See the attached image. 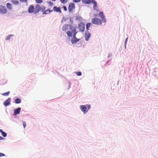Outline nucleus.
I'll use <instances>...</instances> for the list:
<instances>
[{
	"instance_id": "f257e3e1",
	"label": "nucleus",
	"mask_w": 158,
	"mask_h": 158,
	"mask_svg": "<svg viewBox=\"0 0 158 158\" xmlns=\"http://www.w3.org/2000/svg\"><path fill=\"white\" fill-rule=\"evenodd\" d=\"M46 7L44 6H41L39 4H37L35 7L33 5H30L28 9L29 13H33L34 14L38 13L40 11L42 12L43 15L48 14L53 11V10L49 9L45 10Z\"/></svg>"
},
{
	"instance_id": "f03ea898",
	"label": "nucleus",
	"mask_w": 158,
	"mask_h": 158,
	"mask_svg": "<svg viewBox=\"0 0 158 158\" xmlns=\"http://www.w3.org/2000/svg\"><path fill=\"white\" fill-rule=\"evenodd\" d=\"M98 15L101 19L96 18H93L91 20L92 23L96 25H101L102 24V22L104 23L106 22L105 16L103 15V13L102 12H100Z\"/></svg>"
},
{
	"instance_id": "7ed1b4c3",
	"label": "nucleus",
	"mask_w": 158,
	"mask_h": 158,
	"mask_svg": "<svg viewBox=\"0 0 158 158\" xmlns=\"http://www.w3.org/2000/svg\"><path fill=\"white\" fill-rule=\"evenodd\" d=\"M73 39H72L71 40V42L72 44H76L77 42H78L80 39H77L76 38V35L77 33V32L76 31H75L74 30V31H73Z\"/></svg>"
},
{
	"instance_id": "20e7f679",
	"label": "nucleus",
	"mask_w": 158,
	"mask_h": 158,
	"mask_svg": "<svg viewBox=\"0 0 158 158\" xmlns=\"http://www.w3.org/2000/svg\"><path fill=\"white\" fill-rule=\"evenodd\" d=\"M78 28L80 31H84L85 29V24L82 22H81L78 25Z\"/></svg>"
},
{
	"instance_id": "39448f33",
	"label": "nucleus",
	"mask_w": 158,
	"mask_h": 158,
	"mask_svg": "<svg viewBox=\"0 0 158 158\" xmlns=\"http://www.w3.org/2000/svg\"><path fill=\"white\" fill-rule=\"evenodd\" d=\"M75 8V4L73 3H70L68 7V10L70 12H72L73 10Z\"/></svg>"
},
{
	"instance_id": "423d86ee",
	"label": "nucleus",
	"mask_w": 158,
	"mask_h": 158,
	"mask_svg": "<svg viewBox=\"0 0 158 158\" xmlns=\"http://www.w3.org/2000/svg\"><path fill=\"white\" fill-rule=\"evenodd\" d=\"M7 10L6 8L2 5L0 6V13L2 14H4L6 13Z\"/></svg>"
},
{
	"instance_id": "0eeeda50",
	"label": "nucleus",
	"mask_w": 158,
	"mask_h": 158,
	"mask_svg": "<svg viewBox=\"0 0 158 158\" xmlns=\"http://www.w3.org/2000/svg\"><path fill=\"white\" fill-rule=\"evenodd\" d=\"M81 110L85 114L88 112L87 109V107L85 105H81L80 106Z\"/></svg>"
},
{
	"instance_id": "6e6552de",
	"label": "nucleus",
	"mask_w": 158,
	"mask_h": 158,
	"mask_svg": "<svg viewBox=\"0 0 158 158\" xmlns=\"http://www.w3.org/2000/svg\"><path fill=\"white\" fill-rule=\"evenodd\" d=\"M73 29L72 30V32L70 31H68L66 32V33L68 36L71 37L72 36H73V31H74V30L75 31H76V28L74 27H73Z\"/></svg>"
},
{
	"instance_id": "1a4fd4ad",
	"label": "nucleus",
	"mask_w": 158,
	"mask_h": 158,
	"mask_svg": "<svg viewBox=\"0 0 158 158\" xmlns=\"http://www.w3.org/2000/svg\"><path fill=\"white\" fill-rule=\"evenodd\" d=\"M85 40L87 41L89 40L90 36V34L88 31H86L85 33Z\"/></svg>"
},
{
	"instance_id": "9d476101",
	"label": "nucleus",
	"mask_w": 158,
	"mask_h": 158,
	"mask_svg": "<svg viewBox=\"0 0 158 158\" xmlns=\"http://www.w3.org/2000/svg\"><path fill=\"white\" fill-rule=\"evenodd\" d=\"M10 100L11 98H9L6 100L3 103L4 105L5 106H7L10 105Z\"/></svg>"
},
{
	"instance_id": "9b49d317",
	"label": "nucleus",
	"mask_w": 158,
	"mask_h": 158,
	"mask_svg": "<svg viewBox=\"0 0 158 158\" xmlns=\"http://www.w3.org/2000/svg\"><path fill=\"white\" fill-rule=\"evenodd\" d=\"M21 110L20 108H18L16 109H15L14 110V114L15 115H16L17 114H19L20 113Z\"/></svg>"
},
{
	"instance_id": "f8f14e48",
	"label": "nucleus",
	"mask_w": 158,
	"mask_h": 158,
	"mask_svg": "<svg viewBox=\"0 0 158 158\" xmlns=\"http://www.w3.org/2000/svg\"><path fill=\"white\" fill-rule=\"evenodd\" d=\"M53 10L56 12H59L60 13H61L60 8V7L54 6L53 8Z\"/></svg>"
},
{
	"instance_id": "ddd939ff",
	"label": "nucleus",
	"mask_w": 158,
	"mask_h": 158,
	"mask_svg": "<svg viewBox=\"0 0 158 158\" xmlns=\"http://www.w3.org/2000/svg\"><path fill=\"white\" fill-rule=\"evenodd\" d=\"M69 25L67 24L64 25L62 29L63 31H66L69 28Z\"/></svg>"
},
{
	"instance_id": "4468645a",
	"label": "nucleus",
	"mask_w": 158,
	"mask_h": 158,
	"mask_svg": "<svg viewBox=\"0 0 158 158\" xmlns=\"http://www.w3.org/2000/svg\"><path fill=\"white\" fill-rule=\"evenodd\" d=\"M6 7L8 9L10 10L12 9V5L10 3H7L6 4Z\"/></svg>"
},
{
	"instance_id": "2eb2a0df",
	"label": "nucleus",
	"mask_w": 158,
	"mask_h": 158,
	"mask_svg": "<svg viewBox=\"0 0 158 158\" xmlns=\"http://www.w3.org/2000/svg\"><path fill=\"white\" fill-rule=\"evenodd\" d=\"M11 2L15 5H18L19 4V2L18 0H12Z\"/></svg>"
},
{
	"instance_id": "dca6fc26",
	"label": "nucleus",
	"mask_w": 158,
	"mask_h": 158,
	"mask_svg": "<svg viewBox=\"0 0 158 158\" xmlns=\"http://www.w3.org/2000/svg\"><path fill=\"white\" fill-rule=\"evenodd\" d=\"M82 1L84 3L86 4H90L92 2L91 0H82Z\"/></svg>"
},
{
	"instance_id": "f3484780",
	"label": "nucleus",
	"mask_w": 158,
	"mask_h": 158,
	"mask_svg": "<svg viewBox=\"0 0 158 158\" xmlns=\"http://www.w3.org/2000/svg\"><path fill=\"white\" fill-rule=\"evenodd\" d=\"M92 2L94 4L93 6L94 9L95 10L96 9V8L97 6V2L94 0H92Z\"/></svg>"
},
{
	"instance_id": "a211bd4d",
	"label": "nucleus",
	"mask_w": 158,
	"mask_h": 158,
	"mask_svg": "<svg viewBox=\"0 0 158 158\" xmlns=\"http://www.w3.org/2000/svg\"><path fill=\"white\" fill-rule=\"evenodd\" d=\"M0 132H1L2 133V136L4 137H6V134L2 130L0 129Z\"/></svg>"
},
{
	"instance_id": "6ab92c4d",
	"label": "nucleus",
	"mask_w": 158,
	"mask_h": 158,
	"mask_svg": "<svg viewBox=\"0 0 158 158\" xmlns=\"http://www.w3.org/2000/svg\"><path fill=\"white\" fill-rule=\"evenodd\" d=\"M21 100L19 98H17L15 100V102L16 104H19L21 102Z\"/></svg>"
},
{
	"instance_id": "aec40b11",
	"label": "nucleus",
	"mask_w": 158,
	"mask_h": 158,
	"mask_svg": "<svg viewBox=\"0 0 158 158\" xmlns=\"http://www.w3.org/2000/svg\"><path fill=\"white\" fill-rule=\"evenodd\" d=\"M91 25V24L90 23H88L86 24V29L87 30H89V28L90 27Z\"/></svg>"
},
{
	"instance_id": "412c9836",
	"label": "nucleus",
	"mask_w": 158,
	"mask_h": 158,
	"mask_svg": "<svg viewBox=\"0 0 158 158\" xmlns=\"http://www.w3.org/2000/svg\"><path fill=\"white\" fill-rule=\"evenodd\" d=\"M13 35H8L6 38V39H5L6 40H9L10 39L11 37Z\"/></svg>"
},
{
	"instance_id": "4be33fe9",
	"label": "nucleus",
	"mask_w": 158,
	"mask_h": 158,
	"mask_svg": "<svg viewBox=\"0 0 158 158\" xmlns=\"http://www.w3.org/2000/svg\"><path fill=\"white\" fill-rule=\"evenodd\" d=\"M10 93V91H8L7 92L5 93L2 94V95L3 96H8Z\"/></svg>"
},
{
	"instance_id": "5701e85b",
	"label": "nucleus",
	"mask_w": 158,
	"mask_h": 158,
	"mask_svg": "<svg viewBox=\"0 0 158 158\" xmlns=\"http://www.w3.org/2000/svg\"><path fill=\"white\" fill-rule=\"evenodd\" d=\"M35 2L38 3H41L43 2L42 0H35Z\"/></svg>"
},
{
	"instance_id": "b1692460",
	"label": "nucleus",
	"mask_w": 158,
	"mask_h": 158,
	"mask_svg": "<svg viewBox=\"0 0 158 158\" xmlns=\"http://www.w3.org/2000/svg\"><path fill=\"white\" fill-rule=\"evenodd\" d=\"M48 4L49 6H52L53 5V3L51 2H48Z\"/></svg>"
},
{
	"instance_id": "393cba45",
	"label": "nucleus",
	"mask_w": 158,
	"mask_h": 158,
	"mask_svg": "<svg viewBox=\"0 0 158 158\" xmlns=\"http://www.w3.org/2000/svg\"><path fill=\"white\" fill-rule=\"evenodd\" d=\"M76 74L78 76H80L81 75V73L80 72H76Z\"/></svg>"
},
{
	"instance_id": "a878e982",
	"label": "nucleus",
	"mask_w": 158,
	"mask_h": 158,
	"mask_svg": "<svg viewBox=\"0 0 158 158\" xmlns=\"http://www.w3.org/2000/svg\"><path fill=\"white\" fill-rule=\"evenodd\" d=\"M67 0H60L61 2L63 3H65L67 2Z\"/></svg>"
},
{
	"instance_id": "bb28decb",
	"label": "nucleus",
	"mask_w": 158,
	"mask_h": 158,
	"mask_svg": "<svg viewBox=\"0 0 158 158\" xmlns=\"http://www.w3.org/2000/svg\"><path fill=\"white\" fill-rule=\"evenodd\" d=\"M21 2H24L27 3V0H19Z\"/></svg>"
},
{
	"instance_id": "cd10ccee",
	"label": "nucleus",
	"mask_w": 158,
	"mask_h": 158,
	"mask_svg": "<svg viewBox=\"0 0 158 158\" xmlns=\"http://www.w3.org/2000/svg\"><path fill=\"white\" fill-rule=\"evenodd\" d=\"M23 125L24 127V128H25L26 126V125H27L26 123L25 122H24V121H23Z\"/></svg>"
},
{
	"instance_id": "c85d7f7f",
	"label": "nucleus",
	"mask_w": 158,
	"mask_h": 158,
	"mask_svg": "<svg viewBox=\"0 0 158 158\" xmlns=\"http://www.w3.org/2000/svg\"><path fill=\"white\" fill-rule=\"evenodd\" d=\"M74 2H80L81 0H73Z\"/></svg>"
},
{
	"instance_id": "c756f323",
	"label": "nucleus",
	"mask_w": 158,
	"mask_h": 158,
	"mask_svg": "<svg viewBox=\"0 0 158 158\" xmlns=\"http://www.w3.org/2000/svg\"><path fill=\"white\" fill-rule=\"evenodd\" d=\"M86 106L87 107L88 109L87 110H88V111L89 110V109L90 108L91 106L90 105H87Z\"/></svg>"
},
{
	"instance_id": "7c9ffc66",
	"label": "nucleus",
	"mask_w": 158,
	"mask_h": 158,
	"mask_svg": "<svg viewBox=\"0 0 158 158\" xmlns=\"http://www.w3.org/2000/svg\"><path fill=\"white\" fill-rule=\"evenodd\" d=\"M4 156H5V155L4 154L2 153H0V157Z\"/></svg>"
},
{
	"instance_id": "2f4dec72",
	"label": "nucleus",
	"mask_w": 158,
	"mask_h": 158,
	"mask_svg": "<svg viewBox=\"0 0 158 158\" xmlns=\"http://www.w3.org/2000/svg\"><path fill=\"white\" fill-rule=\"evenodd\" d=\"M63 8L64 9L65 11H66L67 10V8L65 6H63Z\"/></svg>"
},
{
	"instance_id": "473e14b6",
	"label": "nucleus",
	"mask_w": 158,
	"mask_h": 158,
	"mask_svg": "<svg viewBox=\"0 0 158 158\" xmlns=\"http://www.w3.org/2000/svg\"><path fill=\"white\" fill-rule=\"evenodd\" d=\"M127 39H128V38H127L126 39V40H125V44H126Z\"/></svg>"
},
{
	"instance_id": "72a5a7b5",
	"label": "nucleus",
	"mask_w": 158,
	"mask_h": 158,
	"mask_svg": "<svg viewBox=\"0 0 158 158\" xmlns=\"http://www.w3.org/2000/svg\"><path fill=\"white\" fill-rule=\"evenodd\" d=\"M4 138L1 136H0V140L3 139Z\"/></svg>"
},
{
	"instance_id": "f704fd0d",
	"label": "nucleus",
	"mask_w": 158,
	"mask_h": 158,
	"mask_svg": "<svg viewBox=\"0 0 158 158\" xmlns=\"http://www.w3.org/2000/svg\"><path fill=\"white\" fill-rule=\"evenodd\" d=\"M70 29L71 30V27H70Z\"/></svg>"
}]
</instances>
